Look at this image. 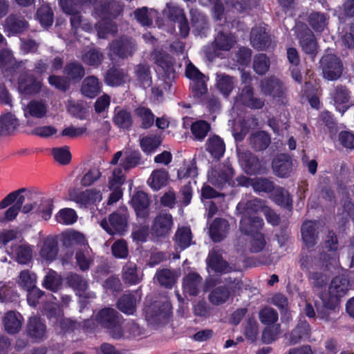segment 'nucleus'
Segmentation results:
<instances>
[{"label":"nucleus","instance_id":"57","mask_svg":"<svg viewBox=\"0 0 354 354\" xmlns=\"http://www.w3.org/2000/svg\"><path fill=\"white\" fill-rule=\"evenodd\" d=\"M16 261L21 264H26L32 258V249L28 245H20L12 248Z\"/></svg>","mask_w":354,"mask_h":354},{"label":"nucleus","instance_id":"52","mask_svg":"<svg viewBox=\"0 0 354 354\" xmlns=\"http://www.w3.org/2000/svg\"><path fill=\"white\" fill-rule=\"evenodd\" d=\"M192 234L189 227H178L175 234L176 243L182 250L192 244Z\"/></svg>","mask_w":354,"mask_h":354},{"label":"nucleus","instance_id":"60","mask_svg":"<svg viewBox=\"0 0 354 354\" xmlns=\"http://www.w3.org/2000/svg\"><path fill=\"white\" fill-rule=\"evenodd\" d=\"M136 114L141 118V127L145 129H149L154 123V115L150 109L141 106L136 109Z\"/></svg>","mask_w":354,"mask_h":354},{"label":"nucleus","instance_id":"38","mask_svg":"<svg viewBox=\"0 0 354 354\" xmlns=\"http://www.w3.org/2000/svg\"><path fill=\"white\" fill-rule=\"evenodd\" d=\"M169 180V173L165 169H155L148 178L147 183L154 191L165 187Z\"/></svg>","mask_w":354,"mask_h":354},{"label":"nucleus","instance_id":"16","mask_svg":"<svg viewBox=\"0 0 354 354\" xmlns=\"http://www.w3.org/2000/svg\"><path fill=\"white\" fill-rule=\"evenodd\" d=\"M123 7L122 3L115 0H100L95 10L102 19H116L123 12Z\"/></svg>","mask_w":354,"mask_h":354},{"label":"nucleus","instance_id":"41","mask_svg":"<svg viewBox=\"0 0 354 354\" xmlns=\"http://www.w3.org/2000/svg\"><path fill=\"white\" fill-rule=\"evenodd\" d=\"M162 139L158 135H149L142 137L140 140V146L142 151L146 155H150L156 151L161 145Z\"/></svg>","mask_w":354,"mask_h":354},{"label":"nucleus","instance_id":"19","mask_svg":"<svg viewBox=\"0 0 354 354\" xmlns=\"http://www.w3.org/2000/svg\"><path fill=\"white\" fill-rule=\"evenodd\" d=\"M336 109L343 115L351 106V91L344 85L339 84L330 94Z\"/></svg>","mask_w":354,"mask_h":354},{"label":"nucleus","instance_id":"51","mask_svg":"<svg viewBox=\"0 0 354 354\" xmlns=\"http://www.w3.org/2000/svg\"><path fill=\"white\" fill-rule=\"evenodd\" d=\"M36 16L43 27L48 28L53 25L54 15L49 5L40 6L37 10Z\"/></svg>","mask_w":354,"mask_h":354},{"label":"nucleus","instance_id":"10","mask_svg":"<svg viewBox=\"0 0 354 354\" xmlns=\"http://www.w3.org/2000/svg\"><path fill=\"white\" fill-rule=\"evenodd\" d=\"M240 165L245 174L250 176L265 173L266 168L259 157L250 151L238 152Z\"/></svg>","mask_w":354,"mask_h":354},{"label":"nucleus","instance_id":"61","mask_svg":"<svg viewBox=\"0 0 354 354\" xmlns=\"http://www.w3.org/2000/svg\"><path fill=\"white\" fill-rule=\"evenodd\" d=\"M189 88L195 99L201 100L207 93V86L205 78L191 82Z\"/></svg>","mask_w":354,"mask_h":354},{"label":"nucleus","instance_id":"22","mask_svg":"<svg viewBox=\"0 0 354 354\" xmlns=\"http://www.w3.org/2000/svg\"><path fill=\"white\" fill-rule=\"evenodd\" d=\"M310 328L306 320L300 319L295 328L287 335L288 342L290 345L299 344L310 337Z\"/></svg>","mask_w":354,"mask_h":354},{"label":"nucleus","instance_id":"32","mask_svg":"<svg viewBox=\"0 0 354 354\" xmlns=\"http://www.w3.org/2000/svg\"><path fill=\"white\" fill-rule=\"evenodd\" d=\"M27 332L30 337L39 341L46 335V326L41 318L32 317L28 320Z\"/></svg>","mask_w":354,"mask_h":354},{"label":"nucleus","instance_id":"47","mask_svg":"<svg viewBox=\"0 0 354 354\" xmlns=\"http://www.w3.org/2000/svg\"><path fill=\"white\" fill-rule=\"evenodd\" d=\"M328 17L326 14L313 12L308 18L309 26L317 32H322L328 24Z\"/></svg>","mask_w":354,"mask_h":354},{"label":"nucleus","instance_id":"62","mask_svg":"<svg viewBox=\"0 0 354 354\" xmlns=\"http://www.w3.org/2000/svg\"><path fill=\"white\" fill-rule=\"evenodd\" d=\"M48 81L50 86L62 92L68 90L71 85L69 80L65 76L50 75Z\"/></svg>","mask_w":354,"mask_h":354},{"label":"nucleus","instance_id":"18","mask_svg":"<svg viewBox=\"0 0 354 354\" xmlns=\"http://www.w3.org/2000/svg\"><path fill=\"white\" fill-rule=\"evenodd\" d=\"M151 55L155 64L160 68L165 77L170 78L171 75L175 73L174 58L167 53L159 49H155Z\"/></svg>","mask_w":354,"mask_h":354},{"label":"nucleus","instance_id":"42","mask_svg":"<svg viewBox=\"0 0 354 354\" xmlns=\"http://www.w3.org/2000/svg\"><path fill=\"white\" fill-rule=\"evenodd\" d=\"M214 41L217 49L228 51L234 46L236 40L232 33L220 30L214 37Z\"/></svg>","mask_w":354,"mask_h":354},{"label":"nucleus","instance_id":"48","mask_svg":"<svg viewBox=\"0 0 354 354\" xmlns=\"http://www.w3.org/2000/svg\"><path fill=\"white\" fill-rule=\"evenodd\" d=\"M117 307L127 315H133L136 310V299L131 294H124L118 299Z\"/></svg>","mask_w":354,"mask_h":354},{"label":"nucleus","instance_id":"17","mask_svg":"<svg viewBox=\"0 0 354 354\" xmlns=\"http://www.w3.org/2000/svg\"><path fill=\"white\" fill-rule=\"evenodd\" d=\"M273 173L279 178H288L293 171L292 159L288 153H279L272 161Z\"/></svg>","mask_w":354,"mask_h":354},{"label":"nucleus","instance_id":"14","mask_svg":"<svg viewBox=\"0 0 354 354\" xmlns=\"http://www.w3.org/2000/svg\"><path fill=\"white\" fill-rule=\"evenodd\" d=\"M261 89L265 95L271 96L273 98L283 97L286 91L283 82L273 75L265 77L261 81Z\"/></svg>","mask_w":354,"mask_h":354},{"label":"nucleus","instance_id":"27","mask_svg":"<svg viewBox=\"0 0 354 354\" xmlns=\"http://www.w3.org/2000/svg\"><path fill=\"white\" fill-rule=\"evenodd\" d=\"M203 279L196 272H189L183 278V287L185 292L196 296L202 287Z\"/></svg>","mask_w":354,"mask_h":354},{"label":"nucleus","instance_id":"63","mask_svg":"<svg viewBox=\"0 0 354 354\" xmlns=\"http://www.w3.org/2000/svg\"><path fill=\"white\" fill-rule=\"evenodd\" d=\"M217 88L223 95L227 97L234 88V82L232 77L223 75L217 80Z\"/></svg>","mask_w":354,"mask_h":354},{"label":"nucleus","instance_id":"31","mask_svg":"<svg viewBox=\"0 0 354 354\" xmlns=\"http://www.w3.org/2000/svg\"><path fill=\"white\" fill-rule=\"evenodd\" d=\"M250 145L256 151L266 150L271 143L270 135L264 131H258L250 135Z\"/></svg>","mask_w":354,"mask_h":354},{"label":"nucleus","instance_id":"43","mask_svg":"<svg viewBox=\"0 0 354 354\" xmlns=\"http://www.w3.org/2000/svg\"><path fill=\"white\" fill-rule=\"evenodd\" d=\"M191 133L194 140L203 141L211 130L210 124L204 120H198L194 122L190 127Z\"/></svg>","mask_w":354,"mask_h":354},{"label":"nucleus","instance_id":"64","mask_svg":"<svg viewBox=\"0 0 354 354\" xmlns=\"http://www.w3.org/2000/svg\"><path fill=\"white\" fill-rule=\"evenodd\" d=\"M27 108L28 109L29 114L36 118H42L44 117L47 112L46 105L39 101L32 100L30 101Z\"/></svg>","mask_w":354,"mask_h":354},{"label":"nucleus","instance_id":"40","mask_svg":"<svg viewBox=\"0 0 354 354\" xmlns=\"http://www.w3.org/2000/svg\"><path fill=\"white\" fill-rule=\"evenodd\" d=\"M101 86L99 80L95 76H88L82 83L81 92L83 95L94 98L100 92Z\"/></svg>","mask_w":354,"mask_h":354},{"label":"nucleus","instance_id":"34","mask_svg":"<svg viewBox=\"0 0 354 354\" xmlns=\"http://www.w3.org/2000/svg\"><path fill=\"white\" fill-rule=\"evenodd\" d=\"M136 80L144 88L152 85V77L150 66L147 64H139L134 68Z\"/></svg>","mask_w":354,"mask_h":354},{"label":"nucleus","instance_id":"1","mask_svg":"<svg viewBox=\"0 0 354 354\" xmlns=\"http://www.w3.org/2000/svg\"><path fill=\"white\" fill-rule=\"evenodd\" d=\"M55 208L54 200L34 189L19 188L0 201V221H13L20 214L26 221H48Z\"/></svg>","mask_w":354,"mask_h":354},{"label":"nucleus","instance_id":"55","mask_svg":"<svg viewBox=\"0 0 354 354\" xmlns=\"http://www.w3.org/2000/svg\"><path fill=\"white\" fill-rule=\"evenodd\" d=\"M221 282L224 283L223 286H226L227 290L231 296L239 295L243 288V281L240 277L234 275L224 277L221 279Z\"/></svg>","mask_w":354,"mask_h":354},{"label":"nucleus","instance_id":"20","mask_svg":"<svg viewBox=\"0 0 354 354\" xmlns=\"http://www.w3.org/2000/svg\"><path fill=\"white\" fill-rule=\"evenodd\" d=\"M72 200L81 206L87 207L89 205H96L102 198L101 192L96 189H88L80 192H73L70 194Z\"/></svg>","mask_w":354,"mask_h":354},{"label":"nucleus","instance_id":"33","mask_svg":"<svg viewBox=\"0 0 354 354\" xmlns=\"http://www.w3.org/2000/svg\"><path fill=\"white\" fill-rule=\"evenodd\" d=\"M122 278L125 283L138 284L142 281V274L138 270V266L131 261L127 262L122 268Z\"/></svg>","mask_w":354,"mask_h":354},{"label":"nucleus","instance_id":"21","mask_svg":"<svg viewBox=\"0 0 354 354\" xmlns=\"http://www.w3.org/2000/svg\"><path fill=\"white\" fill-rule=\"evenodd\" d=\"M250 42L254 48L265 50L271 46L272 40L265 28L256 27L251 30Z\"/></svg>","mask_w":354,"mask_h":354},{"label":"nucleus","instance_id":"28","mask_svg":"<svg viewBox=\"0 0 354 354\" xmlns=\"http://www.w3.org/2000/svg\"><path fill=\"white\" fill-rule=\"evenodd\" d=\"M23 322L21 315L15 310L8 311L3 318L5 329L10 334L18 333L21 328Z\"/></svg>","mask_w":354,"mask_h":354},{"label":"nucleus","instance_id":"50","mask_svg":"<svg viewBox=\"0 0 354 354\" xmlns=\"http://www.w3.org/2000/svg\"><path fill=\"white\" fill-rule=\"evenodd\" d=\"M229 230L227 223H211L209 233L214 242L222 241L227 235Z\"/></svg>","mask_w":354,"mask_h":354},{"label":"nucleus","instance_id":"15","mask_svg":"<svg viewBox=\"0 0 354 354\" xmlns=\"http://www.w3.org/2000/svg\"><path fill=\"white\" fill-rule=\"evenodd\" d=\"M149 196L143 191H136L133 194L130 203L138 218L146 219L149 215Z\"/></svg>","mask_w":354,"mask_h":354},{"label":"nucleus","instance_id":"45","mask_svg":"<svg viewBox=\"0 0 354 354\" xmlns=\"http://www.w3.org/2000/svg\"><path fill=\"white\" fill-rule=\"evenodd\" d=\"M230 297L227 286H219L210 292L208 299L212 304L219 306L227 302Z\"/></svg>","mask_w":354,"mask_h":354},{"label":"nucleus","instance_id":"58","mask_svg":"<svg viewBox=\"0 0 354 354\" xmlns=\"http://www.w3.org/2000/svg\"><path fill=\"white\" fill-rule=\"evenodd\" d=\"M51 153L56 162L62 165H66L70 163L72 156L68 146L54 147Z\"/></svg>","mask_w":354,"mask_h":354},{"label":"nucleus","instance_id":"37","mask_svg":"<svg viewBox=\"0 0 354 354\" xmlns=\"http://www.w3.org/2000/svg\"><path fill=\"white\" fill-rule=\"evenodd\" d=\"M270 198L277 205L286 209H292V197L288 191L286 190L283 187L276 186L271 194Z\"/></svg>","mask_w":354,"mask_h":354},{"label":"nucleus","instance_id":"44","mask_svg":"<svg viewBox=\"0 0 354 354\" xmlns=\"http://www.w3.org/2000/svg\"><path fill=\"white\" fill-rule=\"evenodd\" d=\"M58 253L57 241L53 237H48L45 239L44 245L40 250V255L47 261H53Z\"/></svg>","mask_w":354,"mask_h":354},{"label":"nucleus","instance_id":"5","mask_svg":"<svg viewBox=\"0 0 354 354\" xmlns=\"http://www.w3.org/2000/svg\"><path fill=\"white\" fill-rule=\"evenodd\" d=\"M239 229L243 234L250 237L248 250L250 252L258 253L266 248L267 241L264 234L261 232V223H240Z\"/></svg>","mask_w":354,"mask_h":354},{"label":"nucleus","instance_id":"24","mask_svg":"<svg viewBox=\"0 0 354 354\" xmlns=\"http://www.w3.org/2000/svg\"><path fill=\"white\" fill-rule=\"evenodd\" d=\"M319 223H303L301 226V237L308 248L315 246L318 240L320 231Z\"/></svg>","mask_w":354,"mask_h":354},{"label":"nucleus","instance_id":"7","mask_svg":"<svg viewBox=\"0 0 354 354\" xmlns=\"http://www.w3.org/2000/svg\"><path fill=\"white\" fill-rule=\"evenodd\" d=\"M171 305L166 297L156 300L145 308V318L151 325L165 321L169 316Z\"/></svg>","mask_w":354,"mask_h":354},{"label":"nucleus","instance_id":"6","mask_svg":"<svg viewBox=\"0 0 354 354\" xmlns=\"http://www.w3.org/2000/svg\"><path fill=\"white\" fill-rule=\"evenodd\" d=\"M137 50V44L131 37L122 36L113 40L109 46V56L111 60L131 57Z\"/></svg>","mask_w":354,"mask_h":354},{"label":"nucleus","instance_id":"46","mask_svg":"<svg viewBox=\"0 0 354 354\" xmlns=\"http://www.w3.org/2000/svg\"><path fill=\"white\" fill-rule=\"evenodd\" d=\"M19 125L18 120L11 113L0 116V135L7 136L12 132Z\"/></svg>","mask_w":354,"mask_h":354},{"label":"nucleus","instance_id":"2","mask_svg":"<svg viewBox=\"0 0 354 354\" xmlns=\"http://www.w3.org/2000/svg\"><path fill=\"white\" fill-rule=\"evenodd\" d=\"M8 81L16 84L19 93L24 97L39 94L44 86L42 80L37 77L24 65L13 75V79L10 78Z\"/></svg>","mask_w":354,"mask_h":354},{"label":"nucleus","instance_id":"12","mask_svg":"<svg viewBox=\"0 0 354 354\" xmlns=\"http://www.w3.org/2000/svg\"><path fill=\"white\" fill-rule=\"evenodd\" d=\"M296 33L302 50L306 54L315 56L317 53L318 43L313 31L304 25L299 28Z\"/></svg>","mask_w":354,"mask_h":354},{"label":"nucleus","instance_id":"11","mask_svg":"<svg viewBox=\"0 0 354 354\" xmlns=\"http://www.w3.org/2000/svg\"><path fill=\"white\" fill-rule=\"evenodd\" d=\"M234 170L231 164L225 162L218 169L212 171L209 177V182L218 189L223 188L225 185L234 186L233 177Z\"/></svg>","mask_w":354,"mask_h":354},{"label":"nucleus","instance_id":"49","mask_svg":"<svg viewBox=\"0 0 354 354\" xmlns=\"http://www.w3.org/2000/svg\"><path fill=\"white\" fill-rule=\"evenodd\" d=\"M6 23L8 30L13 34L23 32L28 24L23 17L16 15H9L6 19Z\"/></svg>","mask_w":354,"mask_h":354},{"label":"nucleus","instance_id":"30","mask_svg":"<svg viewBox=\"0 0 354 354\" xmlns=\"http://www.w3.org/2000/svg\"><path fill=\"white\" fill-rule=\"evenodd\" d=\"M113 122L120 129L129 131L133 125V118L127 109L116 106L114 110Z\"/></svg>","mask_w":354,"mask_h":354},{"label":"nucleus","instance_id":"56","mask_svg":"<svg viewBox=\"0 0 354 354\" xmlns=\"http://www.w3.org/2000/svg\"><path fill=\"white\" fill-rule=\"evenodd\" d=\"M155 278L160 286L167 288H171L176 282L175 274L169 269L158 270Z\"/></svg>","mask_w":354,"mask_h":354},{"label":"nucleus","instance_id":"53","mask_svg":"<svg viewBox=\"0 0 354 354\" xmlns=\"http://www.w3.org/2000/svg\"><path fill=\"white\" fill-rule=\"evenodd\" d=\"M276 185L274 183L268 178L255 177L253 183V190L257 193L272 194Z\"/></svg>","mask_w":354,"mask_h":354},{"label":"nucleus","instance_id":"59","mask_svg":"<svg viewBox=\"0 0 354 354\" xmlns=\"http://www.w3.org/2000/svg\"><path fill=\"white\" fill-rule=\"evenodd\" d=\"M259 318L260 322L265 325H274L278 321V313L271 307H265L259 313Z\"/></svg>","mask_w":354,"mask_h":354},{"label":"nucleus","instance_id":"13","mask_svg":"<svg viewBox=\"0 0 354 354\" xmlns=\"http://www.w3.org/2000/svg\"><path fill=\"white\" fill-rule=\"evenodd\" d=\"M22 62H17L12 53L7 49L0 50V69L6 81L13 79V75L22 66Z\"/></svg>","mask_w":354,"mask_h":354},{"label":"nucleus","instance_id":"39","mask_svg":"<svg viewBox=\"0 0 354 354\" xmlns=\"http://www.w3.org/2000/svg\"><path fill=\"white\" fill-rule=\"evenodd\" d=\"M206 146V150L214 158L219 160L223 156L225 151V145L223 139L218 136L214 135L209 138L207 140Z\"/></svg>","mask_w":354,"mask_h":354},{"label":"nucleus","instance_id":"4","mask_svg":"<svg viewBox=\"0 0 354 354\" xmlns=\"http://www.w3.org/2000/svg\"><path fill=\"white\" fill-rule=\"evenodd\" d=\"M349 286L350 283L346 277L339 275L334 277L328 286V293L322 297L324 306L327 309H334L339 299L346 294Z\"/></svg>","mask_w":354,"mask_h":354},{"label":"nucleus","instance_id":"29","mask_svg":"<svg viewBox=\"0 0 354 354\" xmlns=\"http://www.w3.org/2000/svg\"><path fill=\"white\" fill-rule=\"evenodd\" d=\"M127 73L119 66H113L104 75V83L110 86H120L125 83Z\"/></svg>","mask_w":354,"mask_h":354},{"label":"nucleus","instance_id":"9","mask_svg":"<svg viewBox=\"0 0 354 354\" xmlns=\"http://www.w3.org/2000/svg\"><path fill=\"white\" fill-rule=\"evenodd\" d=\"M324 77L333 81L339 79L343 71V64L339 57L333 54L324 55L320 60Z\"/></svg>","mask_w":354,"mask_h":354},{"label":"nucleus","instance_id":"25","mask_svg":"<svg viewBox=\"0 0 354 354\" xmlns=\"http://www.w3.org/2000/svg\"><path fill=\"white\" fill-rule=\"evenodd\" d=\"M207 261L208 266L216 272L228 273L232 271V268L223 259L218 250L213 249L209 252Z\"/></svg>","mask_w":354,"mask_h":354},{"label":"nucleus","instance_id":"54","mask_svg":"<svg viewBox=\"0 0 354 354\" xmlns=\"http://www.w3.org/2000/svg\"><path fill=\"white\" fill-rule=\"evenodd\" d=\"M270 66V61L266 54L259 53L254 55L252 67L256 73L261 75H264L268 71Z\"/></svg>","mask_w":354,"mask_h":354},{"label":"nucleus","instance_id":"26","mask_svg":"<svg viewBox=\"0 0 354 354\" xmlns=\"http://www.w3.org/2000/svg\"><path fill=\"white\" fill-rule=\"evenodd\" d=\"M240 97L243 104L251 109H262L265 104L263 99L254 96V88L251 85L242 88Z\"/></svg>","mask_w":354,"mask_h":354},{"label":"nucleus","instance_id":"35","mask_svg":"<svg viewBox=\"0 0 354 354\" xmlns=\"http://www.w3.org/2000/svg\"><path fill=\"white\" fill-rule=\"evenodd\" d=\"M143 162L142 156L139 150L129 149L124 152V156L121 160L120 165L124 171H129Z\"/></svg>","mask_w":354,"mask_h":354},{"label":"nucleus","instance_id":"23","mask_svg":"<svg viewBox=\"0 0 354 354\" xmlns=\"http://www.w3.org/2000/svg\"><path fill=\"white\" fill-rule=\"evenodd\" d=\"M191 24L196 36L206 37L209 29L207 17L197 10H191Z\"/></svg>","mask_w":354,"mask_h":354},{"label":"nucleus","instance_id":"3","mask_svg":"<svg viewBox=\"0 0 354 354\" xmlns=\"http://www.w3.org/2000/svg\"><path fill=\"white\" fill-rule=\"evenodd\" d=\"M95 320L106 329L112 338L118 339L122 337V317L114 308L106 307L100 310L95 315Z\"/></svg>","mask_w":354,"mask_h":354},{"label":"nucleus","instance_id":"36","mask_svg":"<svg viewBox=\"0 0 354 354\" xmlns=\"http://www.w3.org/2000/svg\"><path fill=\"white\" fill-rule=\"evenodd\" d=\"M63 72L70 82L75 83L80 82L85 75L84 67L77 61L68 62Z\"/></svg>","mask_w":354,"mask_h":354},{"label":"nucleus","instance_id":"8","mask_svg":"<svg viewBox=\"0 0 354 354\" xmlns=\"http://www.w3.org/2000/svg\"><path fill=\"white\" fill-rule=\"evenodd\" d=\"M263 201L255 198L247 201H240L236 205V212L241 216L240 221H263L258 216L261 212Z\"/></svg>","mask_w":354,"mask_h":354}]
</instances>
